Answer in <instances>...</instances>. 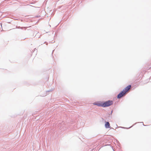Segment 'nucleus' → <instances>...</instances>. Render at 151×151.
Here are the masks:
<instances>
[{
  "instance_id": "obj_1",
  "label": "nucleus",
  "mask_w": 151,
  "mask_h": 151,
  "mask_svg": "<svg viewBox=\"0 0 151 151\" xmlns=\"http://www.w3.org/2000/svg\"><path fill=\"white\" fill-rule=\"evenodd\" d=\"M131 87V86L130 85L126 87L118 95L117 98L119 99L125 95L126 93L130 89Z\"/></svg>"
},
{
  "instance_id": "obj_2",
  "label": "nucleus",
  "mask_w": 151,
  "mask_h": 151,
  "mask_svg": "<svg viewBox=\"0 0 151 151\" xmlns=\"http://www.w3.org/2000/svg\"><path fill=\"white\" fill-rule=\"evenodd\" d=\"M113 104V102L112 101H106L103 103H102L100 104H98L99 106H101L103 107H106L109 106Z\"/></svg>"
},
{
  "instance_id": "obj_3",
  "label": "nucleus",
  "mask_w": 151,
  "mask_h": 151,
  "mask_svg": "<svg viewBox=\"0 0 151 151\" xmlns=\"http://www.w3.org/2000/svg\"><path fill=\"white\" fill-rule=\"evenodd\" d=\"M105 126L106 128H109L110 127V124L109 122H107L105 124Z\"/></svg>"
}]
</instances>
